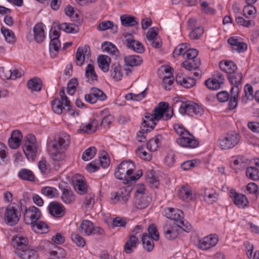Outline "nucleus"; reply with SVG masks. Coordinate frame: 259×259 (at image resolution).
Instances as JSON below:
<instances>
[{"label": "nucleus", "instance_id": "f257e3e1", "mask_svg": "<svg viewBox=\"0 0 259 259\" xmlns=\"http://www.w3.org/2000/svg\"><path fill=\"white\" fill-rule=\"evenodd\" d=\"M194 103L189 101L184 102L177 99L171 107L169 106L167 102H160L154 109L152 113H147L142 124L141 130L137 134L138 141L144 142L146 139L145 134L152 130L156 124V122L162 118L164 120L170 119L174 115V109H179V112L182 114L193 116Z\"/></svg>", "mask_w": 259, "mask_h": 259}, {"label": "nucleus", "instance_id": "f03ea898", "mask_svg": "<svg viewBox=\"0 0 259 259\" xmlns=\"http://www.w3.org/2000/svg\"><path fill=\"white\" fill-rule=\"evenodd\" d=\"M70 143L69 135L63 134L50 141L47 144L48 152L53 161H61L65 159V152Z\"/></svg>", "mask_w": 259, "mask_h": 259}, {"label": "nucleus", "instance_id": "7ed1b4c3", "mask_svg": "<svg viewBox=\"0 0 259 259\" xmlns=\"http://www.w3.org/2000/svg\"><path fill=\"white\" fill-rule=\"evenodd\" d=\"M135 169V165L132 161H123L116 168L115 172V177L123 180L124 184H132L136 182L142 176L141 170H139L134 175H132Z\"/></svg>", "mask_w": 259, "mask_h": 259}, {"label": "nucleus", "instance_id": "20e7f679", "mask_svg": "<svg viewBox=\"0 0 259 259\" xmlns=\"http://www.w3.org/2000/svg\"><path fill=\"white\" fill-rule=\"evenodd\" d=\"M60 98H56L52 102V107L53 111L57 114H61L70 111L71 107L70 102L65 94L64 88H62L59 92Z\"/></svg>", "mask_w": 259, "mask_h": 259}, {"label": "nucleus", "instance_id": "39448f33", "mask_svg": "<svg viewBox=\"0 0 259 259\" xmlns=\"http://www.w3.org/2000/svg\"><path fill=\"white\" fill-rule=\"evenodd\" d=\"M241 136L236 133H228L220 137L218 144L222 149H229L236 146L239 143Z\"/></svg>", "mask_w": 259, "mask_h": 259}, {"label": "nucleus", "instance_id": "423d86ee", "mask_svg": "<svg viewBox=\"0 0 259 259\" xmlns=\"http://www.w3.org/2000/svg\"><path fill=\"white\" fill-rule=\"evenodd\" d=\"M144 186L138 187L136 190L134 199V205L138 209H144L147 207L151 201V198L145 192Z\"/></svg>", "mask_w": 259, "mask_h": 259}, {"label": "nucleus", "instance_id": "0eeeda50", "mask_svg": "<svg viewBox=\"0 0 259 259\" xmlns=\"http://www.w3.org/2000/svg\"><path fill=\"white\" fill-rule=\"evenodd\" d=\"M23 151L28 159L32 160L36 156L37 153L36 141L34 135L29 134L25 137Z\"/></svg>", "mask_w": 259, "mask_h": 259}, {"label": "nucleus", "instance_id": "6e6552de", "mask_svg": "<svg viewBox=\"0 0 259 259\" xmlns=\"http://www.w3.org/2000/svg\"><path fill=\"white\" fill-rule=\"evenodd\" d=\"M132 191V187L126 186L121 188L116 192L112 193L110 199L112 203L115 204L119 201L123 204H126L129 200Z\"/></svg>", "mask_w": 259, "mask_h": 259}, {"label": "nucleus", "instance_id": "1a4fd4ad", "mask_svg": "<svg viewBox=\"0 0 259 259\" xmlns=\"http://www.w3.org/2000/svg\"><path fill=\"white\" fill-rule=\"evenodd\" d=\"M180 227L183 231L189 232L190 230V226H185L184 221L179 222V224L174 225L172 226L166 224L163 226V232L165 237L169 240L175 239L178 235L176 228Z\"/></svg>", "mask_w": 259, "mask_h": 259}, {"label": "nucleus", "instance_id": "9d476101", "mask_svg": "<svg viewBox=\"0 0 259 259\" xmlns=\"http://www.w3.org/2000/svg\"><path fill=\"white\" fill-rule=\"evenodd\" d=\"M20 216V213L13 206L8 205L6 209L4 220L7 224L14 226L18 222Z\"/></svg>", "mask_w": 259, "mask_h": 259}, {"label": "nucleus", "instance_id": "9b49d317", "mask_svg": "<svg viewBox=\"0 0 259 259\" xmlns=\"http://www.w3.org/2000/svg\"><path fill=\"white\" fill-rule=\"evenodd\" d=\"M123 35L125 38L127 47L138 53H143L145 48L143 45L139 41H136L131 33H124Z\"/></svg>", "mask_w": 259, "mask_h": 259}, {"label": "nucleus", "instance_id": "f8f14e48", "mask_svg": "<svg viewBox=\"0 0 259 259\" xmlns=\"http://www.w3.org/2000/svg\"><path fill=\"white\" fill-rule=\"evenodd\" d=\"M106 99V96L103 92L96 88H92L90 93L84 96L85 100L91 104L96 103L98 100L104 101Z\"/></svg>", "mask_w": 259, "mask_h": 259}, {"label": "nucleus", "instance_id": "ddd939ff", "mask_svg": "<svg viewBox=\"0 0 259 259\" xmlns=\"http://www.w3.org/2000/svg\"><path fill=\"white\" fill-rule=\"evenodd\" d=\"M200 64L201 61L200 59H189L184 61L182 63L181 66L189 71H195L193 73L194 76L199 78L201 76V73L198 70V68Z\"/></svg>", "mask_w": 259, "mask_h": 259}, {"label": "nucleus", "instance_id": "4468645a", "mask_svg": "<svg viewBox=\"0 0 259 259\" xmlns=\"http://www.w3.org/2000/svg\"><path fill=\"white\" fill-rule=\"evenodd\" d=\"M230 197L232 199L234 203L239 208H243L248 204L246 196L242 194L237 193L235 190L231 189L230 191Z\"/></svg>", "mask_w": 259, "mask_h": 259}, {"label": "nucleus", "instance_id": "2eb2a0df", "mask_svg": "<svg viewBox=\"0 0 259 259\" xmlns=\"http://www.w3.org/2000/svg\"><path fill=\"white\" fill-rule=\"evenodd\" d=\"M157 30L155 27L150 28L146 33V37L150 45L155 48H160L162 46V42L158 36Z\"/></svg>", "mask_w": 259, "mask_h": 259}, {"label": "nucleus", "instance_id": "dca6fc26", "mask_svg": "<svg viewBox=\"0 0 259 259\" xmlns=\"http://www.w3.org/2000/svg\"><path fill=\"white\" fill-rule=\"evenodd\" d=\"M218 241V237L210 235L199 240L198 247L202 250H207L214 246Z\"/></svg>", "mask_w": 259, "mask_h": 259}, {"label": "nucleus", "instance_id": "f3484780", "mask_svg": "<svg viewBox=\"0 0 259 259\" xmlns=\"http://www.w3.org/2000/svg\"><path fill=\"white\" fill-rule=\"evenodd\" d=\"M90 56L91 50L89 46L85 45L83 47L78 48L76 54V64L79 66L82 65L85 57L88 58Z\"/></svg>", "mask_w": 259, "mask_h": 259}, {"label": "nucleus", "instance_id": "a211bd4d", "mask_svg": "<svg viewBox=\"0 0 259 259\" xmlns=\"http://www.w3.org/2000/svg\"><path fill=\"white\" fill-rule=\"evenodd\" d=\"M49 213L56 218H61L65 214V208L63 205L58 202H52L48 206Z\"/></svg>", "mask_w": 259, "mask_h": 259}, {"label": "nucleus", "instance_id": "6ab92c4d", "mask_svg": "<svg viewBox=\"0 0 259 259\" xmlns=\"http://www.w3.org/2000/svg\"><path fill=\"white\" fill-rule=\"evenodd\" d=\"M41 212L40 210L36 207L33 206L26 209L24 213V217L25 221L29 219L30 223L32 224L40 219Z\"/></svg>", "mask_w": 259, "mask_h": 259}, {"label": "nucleus", "instance_id": "aec40b11", "mask_svg": "<svg viewBox=\"0 0 259 259\" xmlns=\"http://www.w3.org/2000/svg\"><path fill=\"white\" fill-rule=\"evenodd\" d=\"M177 143L184 147L195 148L198 145V142L193 137L183 136L177 140Z\"/></svg>", "mask_w": 259, "mask_h": 259}, {"label": "nucleus", "instance_id": "412c9836", "mask_svg": "<svg viewBox=\"0 0 259 259\" xmlns=\"http://www.w3.org/2000/svg\"><path fill=\"white\" fill-rule=\"evenodd\" d=\"M23 138L21 132L19 130L13 131L8 140V144L11 149H17L20 145Z\"/></svg>", "mask_w": 259, "mask_h": 259}, {"label": "nucleus", "instance_id": "4be33fe9", "mask_svg": "<svg viewBox=\"0 0 259 259\" xmlns=\"http://www.w3.org/2000/svg\"><path fill=\"white\" fill-rule=\"evenodd\" d=\"M124 62L126 66L134 67L140 66L143 62V59L139 55H128L124 58Z\"/></svg>", "mask_w": 259, "mask_h": 259}, {"label": "nucleus", "instance_id": "5701e85b", "mask_svg": "<svg viewBox=\"0 0 259 259\" xmlns=\"http://www.w3.org/2000/svg\"><path fill=\"white\" fill-rule=\"evenodd\" d=\"M45 25L41 23H37L33 27L34 40L37 43L42 42L45 38Z\"/></svg>", "mask_w": 259, "mask_h": 259}, {"label": "nucleus", "instance_id": "b1692460", "mask_svg": "<svg viewBox=\"0 0 259 259\" xmlns=\"http://www.w3.org/2000/svg\"><path fill=\"white\" fill-rule=\"evenodd\" d=\"M228 42L232 46V49L238 53L243 52L247 48L246 44L239 41L234 37H230L228 39Z\"/></svg>", "mask_w": 259, "mask_h": 259}, {"label": "nucleus", "instance_id": "393cba45", "mask_svg": "<svg viewBox=\"0 0 259 259\" xmlns=\"http://www.w3.org/2000/svg\"><path fill=\"white\" fill-rule=\"evenodd\" d=\"M165 215L168 219L176 222L182 221L181 219L183 218V212L179 209L174 208H168L165 209Z\"/></svg>", "mask_w": 259, "mask_h": 259}, {"label": "nucleus", "instance_id": "a878e982", "mask_svg": "<svg viewBox=\"0 0 259 259\" xmlns=\"http://www.w3.org/2000/svg\"><path fill=\"white\" fill-rule=\"evenodd\" d=\"M16 253L21 259H36L38 256L35 250L27 247L22 250L16 251Z\"/></svg>", "mask_w": 259, "mask_h": 259}, {"label": "nucleus", "instance_id": "bb28decb", "mask_svg": "<svg viewBox=\"0 0 259 259\" xmlns=\"http://www.w3.org/2000/svg\"><path fill=\"white\" fill-rule=\"evenodd\" d=\"M12 243L13 246L16 248V251H18V250L25 249L27 247L28 240L24 237L21 235H17L13 237Z\"/></svg>", "mask_w": 259, "mask_h": 259}, {"label": "nucleus", "instance_id": "cd10ccee", "mask_svg": "<svg viewBox=\"0 0 259 259\" xmlns=\"http://www.w3.org/2000/svg\"><path fill=\"white\" fill-rule=\"evenodd\" d=\"M219 67L222 71L227 73L228 75L237 70L236 65L231 61H221L219 63Z\"/></svg>", "mask_w": 259, "mask_h": 259}, {"label": "nucleus", "instance_id": "c85d7f7f", "mask_svg": "<svg viewBox=\"0 0 259 259\" xmlns=\"http://www.w3.org/2000/svg\"><path fill=\"white\" fill-rule=\"evenodd\" d=\"M74 187L75 191L80 195H83L87 192V185L80 176L74 181Z\"/></svg>", "mask_w": 259, "mask_h": 259}, {"label": "nucleus", "instance_id": "c756f323", "mask_svg": "<svg viewBox=\"0 0 259 259\" xmlns=\"http://www.w3.org/2000/svg\"><path fill=\"white\" fill-rule=\"evenodd\" d=\"M179 198L185 201H189L192 199L191 189L188 186H182L178 191Z\"/></svg>", "mask_w": 259, "mask_h": 259}, {"label": "nucleus", "instance_id": "7c9ffc66", "mask_svg": "<svg viewBox=\"0 0 259 259\" xmlns=\"http://www.w3.org/2000/svg\"><path fill=\"white\" fill-rule=\"evenodd\" d=\"M110 58L106 55H100L98 58V64L99 67L104 72H108L109 70Z\"/></svg>", "mask_w": 259, "mask_h": 259}, {"label": "nucleus", "instance_id": "2f4dec72", "mask_svg": "<svg viewBox=\"0 0 259 259\" xmlns=\"http://www.w3.org/2000/svg\"><path fill=\"white\" fill-rule=\"evenodd\" d=\"M62 190V193L61 198L63 202L66 204H69L75 200V196L71 189L63 188Z\"/></svg>", "mask_w": 259, "mask_h": 259}, {"label": "nucleus", "instance_id": "473e14b6", "mask_svg": "<svg viewBox=\"0 0 259 259\" xmlns=\"http://www.w3.org/2000/svg\"><path fill=\"white\" fill-rule=\"evenodd\" d=\"M85 76L88 78V81L92 82L97 81L98 76L95 71L94 66L93 64L90 63L87 65L85 68Z\"/></svg>", "mask_w": 259, "mask_h": 259}, {"label": "nucleus", "instance_id": "72a5a7b5", "mask_svg": "<svg viewBox=\"0 0 259 259\" xmlns=\"http://www.w3.org/2000/svg\"><path fill=\"white\" fill-rule=\"evenodd\" d=\"M94 226L93 223L89 220H83L81 223L79 229L86 235H93Z\"/></svg>", "mask_w": 259, "mask_h": 259}, {"label": "nucleus", "instance_id": "f704fd0d", "mask_svg": "<svg viewBox=\"0 0 259 259\" xmlns=\"http://www.w3.org/2000/svg\"><path fill=\"white\" fill-rule=\"evenodd\" d=\"M239 92V87H237L236 86H233L232 87L231 90V97L229 102V108L231 109H234L237 105Z\"/></svg>", "mask_w": 259, "mask_h": 259}, {"label": "nucleus", "instance_id": "c9c22d12", "mask_svg": "<svg viewBox=\"0 0 259 259\" xmlns=\"http://www.w3.org/2000/svg\"><path fill=\"white\" fill-rule=\"evenodd\" d=\"M138 241V238L135 235H131L128 240L126 242L124 249L126 253H131L133 248H135Z\"/></svg>", "mask_w": 259, "mask_h": 259}, {"label": "nucleus", "instance_id": "e433bc0d", "mask_svg": "<svg viewBox=\"0 0 259 259\" xmlns=\"http://www.w3.org/2000/svg\"><path fill=\"white\" fill-rule=\"evenodd\" d=\"M121 70V66L119 64L115 63L112 65L111 76L115 81H118L121 79L122 73Z\"/></svg>", "mask_w": 259, "mask_h": 259}, {"label": "nucleus", "instance_id": "4c0bfd02", "mask_svg": "<svg viewBox=\"0 0 259 259\" xmlns=\"http://www.w3.org/2000/svg\"><path fill=\"white\" fill-rule=\"evenodd\" d=\"M244 91L245 95L242 97L241 102L245 104L248 100L253 99L254 95L253 88L251 85L246 84L244 86Z\"/></svg>", "mask_w": 259, "mask_h": 259}, {"label": "nucleus", "instance_id": "58836bf2", "mask_svg": "<svg viewBox=\"0 0 259 259\" xmlns=\"http://www.w3.org/2000/svg\"><path fill=\"white\" fill-rule=\"evenodd\" d=\"M121 24L124 26H134L138 24L136 17L128 15H123L120 17Z\"/></svg>", "mask_w": 259, "mask_h": 259}, {"label": "nucleus", "instance_id": "ea45409f", "mask_svg": "<svg viewBox=\"0 0 259 259\" xmlns=\"http://www.w3.org/2000/svg\"><path fill=\"white\" fill-rule=\"evenodd\" d=\"M228 79L233 86L238 87L242 79V74L241 72L236 71L228 75Z\"/></svg>", "mask_w": 259, "mask_h": 259}, {"label": "nucleus", "instance_id": "a19ab883", "mask_svg": "<svg viewBox=\"0 0 259 259\" xmlns=\"http://www.w3.org/2000/svg\"><path fill=\"white\" fill-rule=\"evenodd\" d=\"M27 86L33 92L39 91L42 87L41 81L39 78H33L28 80Z\"/></svg>", "mask_w": 259, "mask_h": 259}, {"label": "nucleus", "instance_id": "79ce46f5", "mask_svg": "<svg viewBox=\"0 0 259 259\" xmlns=\"http://www.w3.org/2000/svg\"><path fill=\"white\" fill-rule=\"evenodd\" d=\"M153 239L151 238L146 233L143 234L142 241L144 248L148 251H151L154 248Z\"/></svg>", "mask_w": 259, "mask_h": 259}, {"label": "nucleus", "instance_id": "37998d69", "mask_svg": "<svg viewBox=\"0 0 259 259\" xmlns=\"http://www.w3.org/2000/svg\"><path fill=\"white\" fill-rule=\"evenodd\" d=\"M61 43L59 39L51 40L49 46V50L52 58L55 57L59 50Z\"/></svg>", "mask_w": 259, "mask_h": 259}, {"label": "nucleus", "instance_id": "c03bdc74", "mask_svg": "<svg viewBox=\"0 0 259 259\" xmlns=\"http://www.w3.org/2000/svg\"><path fill=\"white\" fill-rule=\"evenodd\" d=\"M97 29L99 31H105L109 29H112L114 33L117 32V26L114 25L111 21H104L100 23L97 26Z\"/></svg>", "mask_w": 259, "mask_h": 259}, {"label": "nucleus", "instance_id": "a18cd8bd", "mask_svg": "<svg viewBox=\"0 0 259 259\" xmlns=\"http://www.w3.org/2000/svg\"><path fill=\"white\" fill-rule=\"evenodd\" d=\"M18 176L23 180L30 182H34L35 180V176L33 172L27 169H21L18 173Z\"/></svg>", "mask_w": 259, "mask_h": 259}, {"label": "nucleus", "instance_id": "49530a36", "mask_svg": "<svg viewBox=\"0 0 259 259\" xmlns=\"http://www.w3.org/2000/svg\"><path fill=\"white\" fill-rule=\"evenodd\" d=\"M57 27L59 29L63 30L67 33H75L78 31L77 26L71 23H63L57 25Z\"/></svg>", "mask_w": 259, "mask_h": 259}, {"label": "nucleus", "instance_id": "de8ad7c7", "mask_svg": "<svg viewBox=\"0 0 259 259\" xmlns=\"http://www.w3.org/2000/svg\"><path fill=\"white\" fill-rule=\"evenodd\" d=\"M246 175L247 178L253 180H259V167L250 166L247 168Z\"/></svg>", "mask_w": 259, "mask_h": 259}, {"label": "nucleus", "instance_id": "09e8293b", "mask_svg": "<svg viewBox=\"0 0 259 259\" xmlns=\"http://www.w3.org/2000/svg\"><path fill=\"white\" fill-rule=\"evenodd\" d=\"M1 32L8 42L14 43L16 41L15 36L13 31L2 26Z\"/></svg>", "mask_w": 259, "mask_h": 259}, {"label": "nucleus", "instance_id": "8fccbe9b", "mask_svg": "<svg viewBox=\"0 0 259 259\" xmlns=\"http://www.w3.org/2000/svg\"><path fill=\"white\" fill-rule=\"evenodd\" d=\"M146 95V89L142 91L140 93H129L125 96V98L127 100H133V101H141Z\"/></svg>", "mask_w": 259, "mask_h": 259}, {"label": "nucleus", "instance_id": "3c124183", "mask_svg": "<svg viewBox=\"0 0 259 259\" xmlns=\"http://www.w3.org/2000/svg\"><path fill=\"white\" fill-rule=\"evenodd\" d=\"M102 49L104 51L112 55H116L118 53L116 47L113 44L108 41H105L102 44Z\"/></svg>", "mask_w": 259, "mask_h": 259}, {"label": "nucleus", "instance_id": "603ef678", "mask_svg": "<svg viewBox=\"0 0 259 259\" xmlns=\"http://www.w3.org/2000/svg\"><path fill=\"white\" fill-rule=\"evenodd\" d=\"M94 203V195L92 194L88 195L84 198L82 206L86 210H89L93 207Z\"/></svg>", "mask_w": 259, "mask_h": 259}, {"label": "nucleus", "instance_id": "864d4df0", "mask_svg": "<svg viewBox=\"0 0 259 259\" xmlns=\"http://www.w3.org/2000/svg\"><path fill=\"white\" fill-rule=\"evenodd\" d=\"M96 152L97 149L95 147H89L83 153L82 159L84 161L90 160L94 157Z\"/></svg>", "mask_w": 259, "mask_h": 259}, {"label": "nucleus", "instance_id": "5fc2aeb1", "mask_svg": "<svg viewBox=\"0 0 259 259\" xmlns=\"http://www.w3.org/2000/svg\"><path fill=\"white\" fill-rule=\"evenodd\" d=\"M41 191L42 194L49 198L55 197L58 195L57 190L51 187H44Z\"/></svg>", "mask_w": 259, "mask_h": 259}, {"label": "nucleus", "instance_id": "6e6d98bb", "mask_svg": "<svg viewBox=\"0 0 259 259\" xmlns=\"http://www.w3.org/2000/svg\"><path fill=\"white\" fill-rule=\"evenodd\" d=\"M136 153L138 156L145 160L150 161L152 158L151 154L145 151L143 146H139L136 150Z\"/></svg>", "mask_w": 259, "mask_h": 259}, {"label": "nucleus", "instance_id": "4d7b16f0", "mask_svg": "<svg viewBox=\"0 0 259 259\" xmlns=\"http://www.w3.org/2000/svg\"><path fill=\"white\" fill-rule=\"evenodd\" d=\"M189 33V37L192 39H199L203 33V28L201 26L192 28Z\"/></svg>", "mask_w": 259, "mask_h": 259}, {"label": "nucleus", "instance_id": "13d9d810", "mask_svg": "<svg viewBox=\"0 0 259 259\" xmlns=\"http://www.w3.org/2000/svg\"><path fill=\"white\" fill-rule=\"evenodd\" d=\"M159 136H157L154 138L150 139L147 144V148L150 151H155L158 147V144L159 142Z\"/></svg>", "mask_w": 259, "mask_h": 259}, {"label": "nucleus", "instance_id": "bf43d9fd", "mask_svg": "<svg viewBox=\"0 0 259 259\" xmlns=\"http://www.w3.org/2000/svg\"><path fill=\"white\" fill-rule=\"evenodd\" d=\"M248 161V160L245 157L239 155L235 157V159L233 160V163L235 165L237 166L238 168H243Z\"/></svg>", "mask_w": 259, "mask_h": 259}, {"label": "nucleus", "instance_id": "052dcab7", "mask_svg": "<svg viewBox=\"0 0 259 259\" xmlns=\"http://www.w3.org/2000/svg\"><path fill=\"white\" fill-rule=\"evenodd\" d=\"M188 48V44L187 43H183L179 45L175 49L173 52V56H179L184 53L187 51Z\"/></svg>", "mask_w": 259, "mask_h": 259}, {"label": "nucleus", "instance_id": "680f3d73", "mask_svg": "<svg viewBox=\"0 0 259 259\" xmlns=\"http://www.w3.org/2000/svg\"><path fill=\"white\" fill-rule=\"evenodd\" d=\"M72 240L80 247H82L85 245V240L83 237L79 236L78 234L73 233L71 235Z\"/></svg>", "mask_w": 259, "mask_h": 259}, {"label": "nucleus", "instance_id": "e2e57ef3", "mask_svg": "<svg viewBox=\"0 0 259 259\" xmlns=\"http://www.w3.org/2000/svg\"><path fill=\"white\" fill-rule=\"evenodd\" d=\"M205 85L209 89L212 90H216L220 88L221 84L217 80L213 78H209L205 81Z\"/></svg>", "mask_w": 259, "mask_h": 259}, {"label": "nucleus", "instance_id": "0e129e2a", "mask_svg": "<svg viewBox=\"0 0 259 259\" xmlns=\"http://www.w3.org/2000/svg\"><path fill=\"white\" fill-rule=\"evenodd\" d=\"M78 85V81L76 78H72L67 85V93L69 95H72L75 92L76 88Z\"/></svg>", "mask_w": 259, "mask_h": 259}, {"label": "nucleus", "instance_id": "69168bd1", "mask_svg": "<svg viewBox=\"0 0 259 259\" xmlns=\"http://www.w3.org/2000/svg\"><path fill=\"white\" fill-rule=\"evenodd\" d=\"M198 54V51L196 49H188L184 53L183 57L187 60L199 59L198 58H197Z\"/></svg>", "mask_w": 259, "mask_h": 259}, {"label": "nucleus", "instance_id": "338daca9", "mask_svg": "<svg viewBox=\"0 0 259 259\" xmlns=\"http://www.w3.org/2000/svg\"><path fill=\"white\" fill-rule=\"evenodd\" d=\"M149 236L154 240L157 241L159 239V233L156 226L154 224L149 225L148 228Z\"/></svg>", "mask_w": 259, "mask_h": 259}, {"label": "nucleus", "instance_id": "774afa93", "mask_svg": "<svg viewBox=\"0 0 259 259\" xmlns=\"http://www.w3.org/2000/svg\"><path fill=\"white\" fill-rule=\"evenodd\" d=\"M256 13V10L252 4H248L243 9V15L246 18H248L249 16H251Z\"/></svg>", "mask_w": 259, "mask_h": 259}]
</instances>
